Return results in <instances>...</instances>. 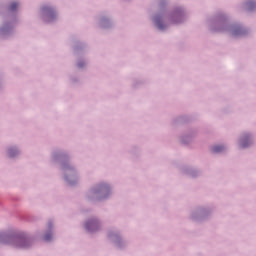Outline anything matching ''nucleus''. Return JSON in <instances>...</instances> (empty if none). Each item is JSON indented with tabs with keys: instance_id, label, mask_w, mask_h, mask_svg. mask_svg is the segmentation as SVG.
<instances>
[{
	"instance_id": "f257e3e1",
	"label": "nucleus",
	"mask_w": 256,
	"mask_h": 256,
	"mask_svg": "<svg viewBox=\"0 0 256 256\" xmlns=\"http://www.w3.org/2000/svg\"><path fill=\"white\" fill-rule=\"evenodd\" d=\"M6 243H11L15 245V247H19L20 249H25L29 247V240L21 237L8 236Z\"/></svg>"
},
{
	"instance_id": "f03ea898",
	"label": "nucleus",
	"mask_w": 256,
	"mask_h": 256,
	"mask_svg": "<svg viewBox=\"0 0 256 256\" xmlns=\"http://www.w3.org/2000/svg\"><path fill=\"white\" fill-rule=\"evenodd\" d=\"M97 227H99V224L96 220H91L89 222H86V229L87 231H97Z\"/></svg>"
},
{
	"instance_id": "7ed1b4c3",
	"label": "nucleus",
	"mask_w": 256,
	"mask_h": 256,
	"mask_svg": "<svg viewBox=\"0 0 256 256\" xmlns=\"http://www.w3.org/2000/svg\"><path fill=\"white\" fill-rule=\"evenodd\" d=\"M155 23L158 29H161V30L165 29V26L163 25V23H161V20H159V18H155Z\"/></svg>"
},
{
	"instance_id": "20e7f679",
	"label": "nucleus",
	"mask_w": 256,
	"mask_h": 256,
	"mask_svg": "<svg viewBox=\"0 0 256 256\" xmlns=\"http://www.w3.org/2000/svg\"><path fill=\"white\" fill-rule=\"evenodd\" d=\"M43 11H46L48 17H51V15H55V11H53L51 8H43Z\"/></svg>"
},
{
	"instance_id": "39448f33",
	"label": "nucleus",
	"mask_w": 256,
	"mask_h": 256,
	"mask_svg": "<svg viewBox=\"0 0 256 256\" xmlns=\"http://www.w3.org/2000/svg\"><path fill=\"white\" fill-rule=\"evenodd\" d=\"M19 7V4L17 2H13L10 4V11H15V9H17Z\"/></svg>"
},
{
	"instance_id": "423d86ee",
	"label": "nucleus",
	"mask_w": 256,
	"mask_h": 256,
	"mask_svg": "<svg viewBox=\"0 0 256 256\" xmlns=\"http://www.w3.org/2000/svg\"><path fill=\"white\" fill-rule=\"evenodd\" d=\"M221 151H223V146H214L213 147L214 153H221Z\"/></svg>"
},
{
	"instance_id": "0eeeda50",
	"label": "nucleus",
	"mask_w": 256,
	"mask_h": 256,
	"mask_svg": "<svg viewBox=\"0 0 256 256\" xmlns=\"http://www.w3.org/2000/svg\"><path fill=\"white\" fill-rule=\"evenodd\" d=\"M248 9H254L255 8V1L250 0L247 2Z\"/></svg>"
},
{
	"instance_id": "6e6552de",
	"label": "nucleus",
	"mask_w": 256,
	"mask_h": 256,
	"mask_svg": "<svg viewBox=\"0 0 256 256\" xmlns=\"http://www.w3.org/2000/svg\"><path fill=\"white\" fill-rule=\"evenodd\" d=\"M44 239H45L46 241H49V240L51 239V234H46V235L44 236Z\"/></svg>"
},
{
	"instance_id": "1a4fd4ad",
	"label": "nucleus",
	"mask_w": 256,
	"mask_h": 256,
	"mask_svg": "<svg viewBox=\"0 0 256 256\" xmlns=\"http://www.w3.org/2000/svg\"><path fill=\"white\" fill-rule=\"evenodd\" d=\"M241 147H243V148L248 147V144L245 143V140H242V142H241Z\"/></svg>"
},
{
	"instance_id": "9d476101",
	"label": "nucleus",
	"mask_w": 256,
	"mask_h": 256,
	"mask_svg": "<svg viewBox=\"0 0 256 256\" xmlns=\"http://www.w3.org/2000/svg\"><path fill=\"white\" fill-rule=\"evenodd\" d=\"M233 35H239V30H235Z\"/></svg>"
},
{
	"instance_id": "9b49d317",
	"label": "nucleus",
	"mask_w": 256,
	"mask_h": 256,
	"mask_svg": "<svg viewBox=\"0 0 256 256\" xmlns=\"http://www.w3.org/2000/svg\"><path fill=\"white\" fill-rule=\"evenodd\" d=\"M9 155L10 157H13V150H10Z\"/></svg>"
},
{
	"instance_id": "f8f14e48",
	"label": "nucleus",
	"mask_w": 256,
	"mask_h": 256,
	"mask_svg": "<svg viewBox=\"0 0 256 256\" xmlns=\"http://www.w3.org/2000/svg\"><path fill=\"white\" fill-rule=\"evenodd\" d=\"M79 65V67H83V65H81V64H78Z\"/></svg>"
}]
</instances>
